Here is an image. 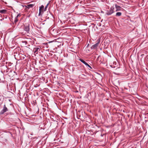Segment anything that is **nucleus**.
I'll return each instance as SVG.
<instances>
[{
    "mask_svg": "<svg viewBox=\"0 0 148 148\" xmlns=\"http://www.w3.org/2000/svg\"><path fill=\"white\" fill-rule=\"evenodd\" d=\"M34 6V5L33 4H30L27 5L26 6V8H32Z\"/></svg>",
    "mask_w": 148,
    "mask_h": 148,
    "instance_id": "obj_7",
    "label": "nucleus"
},
{
    "mask_svg": "<svg viewBox=\"0 0 148 148\" xmlns=\"http://www.w3.org/2000/svg\"><path fill=\"white\" fill-rule=\"evenodd\" d=\"M44 8V6L43 5H41V6L40 7L39 9H41L42 10V9Z\"/></svg>",
    "mask_w": 148,
    "mask_h": 148,
    "instance_id": "obj_13",
    "label": "nucleus"
},
{
    "mask_svg": "<svg viewBox=\"0 0 148 148\" xmlns=\"http://www.w3.org/2000/svg\"><path fill=\"white\" fill-rule=\"evenodd\" d=\"M79 60L80 61H81L83 63L86 65V66H88L89 67L90 69L92 68L84 60H82L81 59H80Z\"/></svg>",
    "mask_w": 148,
    "mask_h": 148,
    "instance_id": "obj_4",
    "label": "nucleus"
},
{
    "mask_svg": "<svg viewBox=\"0 0 148 148\" xmlns=\"http://www.w3.org/2000/svg\"><path fill=\"white\" fill-rule=\"evenodd\" d=\"M121 15V13L120 12H117L116 14V16H120Z\"/></svg>",
    "mask_w": 148,
    "mask_h": 148,
    "instance_id": "obj_10",
    "label": "nucleus"
},
{
    "mask_svg": "<svg viewBox=\"0 0 148 148\" xmlns=\"http://www.w3.org/2000/svg\"><path fill=\"white\" fill-rule=\"evenodd\" d=\"M42 12V10L41 9H39V15H41V13Z\"/></svg>",
    "mask_w": 148,
    "mask_h": 148,
    "instance_id": "obj_11",
    "label": "nucleus"
},
{
    "mask_svg": "<svg viewBox=\"0 0 148 148\" xmlns=\"http://www.w3.org/2000/svg\"><path fill=\"white\" fill-rule=\"evenodd\" d=\"M114 5V7H115V8H116V11H121L122 10V9H123L122 8H121L117 4H115Z\"/></svg>",
    "mask_w": 148,
    "mask_h": 148,
    "instance_id": "obj_3",
    "label": "nucleus"
},
{
    "mask_svg": "<svg viewBox=\"0 0 148 148\" xmlns=\"http://www.w3.org/2000/svg\"><path fill=\"white\" fill-rule=\"evenodd\" d=\"M40 50L39 48L38 47L35 48L33 49L34 53L37 54L38 53V52Z\"/></svg>",
    "mask_w": 148,
    "mask_h": 148,
    "instance_id": "obj_6",
    "label": "nucleus"
},
{
    "mask_svg": "<svg viewBox=\"0 0 148 148\" xmlns=\"http://www.w3.org/2000/svg\"><path fill=\"white\" fill-rule=\"evenodd\" d=\"M49 3H48L47 4V5H46V6H45V11L46 10V9H47V7H48V5H49Z\"/></svg>",
    "mask_w": 148,
    "mask_h": 148,
    "instance_id": "obj_12",
    "label": "nucleus"
},
{
    "mask_svg": "<svg viewBox=\"0 0 148 148\" xmlns=\"http://www.w3.org/2000/svg\"><path fill=\"white\" fill-rule=\"evenodd\" d=\"M6 12V10H0V13H5Z\"/></svg>",
    "mask_w": 148,
    "mask_h": 148,
    "instance_id": "obj_9",
    "label": "nucleus"
},
{
    "mask_svg": "<svg viewBox=\"0 0 148 148\" xmlns=\"http://www.w3.org/2000/svg\"><path fill=\"white\" fill-rule=\"evenodd\" d=\"M19 16V15H18L16 17H18Z\"/></svg>",
    "mask_w": 148,
    "mask_h": 148,
    "instance_id": "obj_14",
    "label": "nucleus"
},
{
    "mask_svg": "<svg viewBox=\"0 0 148 148\" xmlns=\"http://www.w3.org/2000/svg\"><path fill=\"white\" fill-rule=\"evenodd\" d=\"M7 111H8V109L6 107L5 105L4 106L3 109L0 112V114H3L4 113L7 112Z\"/></svg>",
    "mask_w": 148,
    "mask_h": 148,
    "instance_id": "obj_2",
    "label": "nucleus"
},
{
    "mask_svg": "<svg viewBox=\"0 0 148 148\" xmlns=\"http://www.w3.org/2000/svg\"><path fill=\"white\" fill-rule=\"evenodd\" d=\"M24 30L27 32H28L29 31V26H27L25 28Z\"/></svg>",
    "mask_w": 148,
    "mask_h": 148,
    "instance_id": "obj_8",
    "label": "nucleus"
},
{
    "mask_svg": "<svg viewBox=\"0 0 148 148\" xmlns=\"http://www.w3.org/2000/svg\"><path fill=\"white\" fill-rule=\"evenodd\" d=\"M16 21V20H15V21Z\"/></svg>",
    "mask_w": 148,
    "mask_h": 148,
    "instance_id": "obj_15",
    "label": "nucleus"
},
{
    "mask_svg": "<svg viewBox=\"0 0 148 148\" xmlns=\"http://www.w3.org/2000/svg\"><path fill=\"white\" fill-rule=\"evenodd\" d=\"M99 40L98 41V42L97 43L94 44V45H93L92 46V47H91L92 49H95L97 48V46H98V45L99 44Z\"/></svg>",
    "mask_w": 148,
    "mask_h": 148,
    "instance_id": "obj_5",
    "label": "nucleus"
},
{
    "mask_svg": "<svg viewBox=\"0 0 148 148\" xmlns=\"http://www.w3.org/2000/svg\"><path fill=\"white\" fill-rule=\"evenodd\" d=\"M113 5L111 7L110 10H107L106 13L107 15H110L114 12L115 7Z\"/></svg>",
    "mask_w": 148,
    "mask_h": 148,
    "instance_id": "obj_1",
    "label": "nucleus"
}]
</instances>
